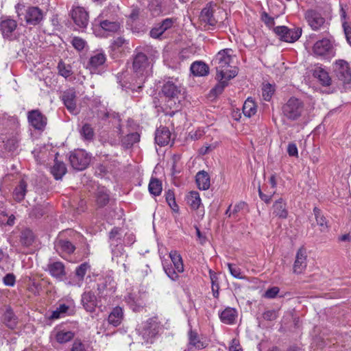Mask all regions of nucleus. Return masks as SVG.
Returning a JSON list of instances; mask_svg holds the SVG:
<instances>
[{"instance_id":"nucleus-50","label":"nucleus","mask_w":351,"mask_h":351,"mask_svg":"<svg viewBox=\"0 0 351 351\" xmlns=\"http://www.w3.org/2000/svg\"><path fill=\"white\" fill-rule=\"evenodd\" d=\"M58 73L66 79L71 76L73 74L71 66L70 64H65L62 61L59 62L58 64Z\"/></svg>"},{"instance_id":"nucleus-31","label":"nucleus","mask_w":351,"mask_h":351,"mask_svg":"<svg viewBox=\"0 0 351 351\" xmlns=\"http://www.w3.org/2000/svg\"><path fill=\"white\" fill-rule=\"evenodd\" d=\"M48 271L51 276L62 280L65 276L64 266L62 263L56 261L48 265Z\"/></svg>"},{"instance_id":"nucleus-35","label":"nucleus","mask_w":351,"mask_h":351,"mask_svg":"<svg viewBox=\"0 0 351 351\" xmlns=\"http://www.w3.org/2000/svg\"><path fill=\"white\" fill-rule=\"evenodd\" d=\"M197 186L200 190H207L210 185V176L205 171H199L195 176Z\"/></svg>"},{"instance_id":"nucleus-1","label":"nucleus","mask_w":351,"mask_h":351,"mask_svg":"<svg viewBox=\"0 0 351 351\" xmlns=\"http://www.w3.org/2000/svg\"><path fill=\"white\" fill-rule=\"evenodd\" d=\"M132 68L134 72L132 82L124 84H122L121 81L119 82L123 88L132 90L141 88L146 78L152 73V66L148 58L145 54L141 52H137L135 54Z\"/></svg>"},{"instance_id":"nucleus-64","label":"nucleus","mask_w":351,"mask_h":351,"mask_svg":"<svg viewBox=\"0 0 351 351\" xmlns=\"http://www.w3.org/2000/svg\"><path fill=\"white\" fill-rule=\"evenodd\" d=\"M348 44L351 47V25L342 27Z\"/></svg>"},{"instance_id":"nucleus-15","label":"nucleus","mask_w":351,"mask_h":351,"mask_svg":"<svg viewBox=\"0 0 351 351\" xmlns=\"http://www.w3.org/2000/svg\"><path fill=\"white\" fill-rule=\"evenodd\" d=\"M274 31L281 40L287 43L298 40L302 35V29L299 27L290 29L286 26H278L274 29Z\"/></svg>"},{"instance_id":"nucleus-13","label":"nucleus","mask_w":351,"mask_h":351,"mask_svg":"<svg viewBox=\"0 0 351 351\" xmlns=\"http://www.w3.org/2000/svg\"><path fill=\"white\" fill-rule=\"evenodd\" d=\"M313 51L316 56L324 59H330L335 55L332 44L328 38L317 41L313 45Z\"/></svg>"},{"instance_id":"nucleus-19","label":"nucleus","mask_w":351,"mask_h":351,"mask_svg":"<svg viewBox=\"0 0 351 351\" xmlns=\"http://www.w3.org/2000/svg\"><path fill=\"white\" fill-rule=\"evenodd\" d=\"M334 71L338 79L344 83L351 80V71L348 63L343 60H337L334 65Z\"/></svg>"},{"instance_id":"nucleus-2","label":"nucleus","mask_w":351,"mask_h":351,"mask_svg":"<svg viewBox=\"0 0 351 351\" xmlns=\"http://www.w3.org/2000/svg\"><path fill=\"white\" fill-rule=\"evenodd\" d=\"M232 53V49H224L219 51L212 60L217 74H219L222 78H234L238 73L237 68L230 64L233 58Z\"/></svg>"},{"instance_id":"nucleus-46","label":"nucleus","mask_w":351,"mask_h":351,"mask_svg":"<svg viewBox=\"0 0 351 351\" xmlns=\"http://www.w3.org/2000/svg\"><path fill=\"white\" fill-rule=\"evenodd\" d=\"M219 74H217V79L218 80V83L215 85V86L211 90V92L213 95H217L222 93L224 88L228 85V82L232 78H222L219 76Z\"/></svg>"},{"instance_id":"nucleus-61","label":"nucleus","mask_w":351,"mask_h":351,"mask_svg":"<svg viewBox=\"0 0 351 351\" xmlns=\"http://www.w3.org/2000/svg\"><path fill=\"white\" fill-rule=\"evenodd\" d=\"M279 291L280 289L277 287H273L271 288H269L265 291L264 297L269 299L274 298L279 293Z\"/></svg>"},{"instance_id":"nucleus-42","label":"nucleus","mask_w":351,"mask_h":351,"mask_svg":"<svg viewBox=\"0 0 351 351\" xmlns=\"http://www.w3.org/2000/svg\"><path fill=\"white\" fill-rule=\"evenodd\" d=\"M187 203L190 205L191 208L193 210H197L199 208L202 201L199 194L197 191H191L186 197Z\"/></svg>"},{"instance_id":"nucleus-3","label":"nucleus","mask_w":351,"mask_h":351,"mask_svg":"<svg viewBox=\"0 0 351 351\" xmlns=\"http://www.w3.org/2000/svg\"><path fill=\"white\" fill-rule=\"evenodd\" d=\"M123 235V231L118 228H114L110 232V245L112 247V261L115 262L118 265L123 267V271H127L126 266L127 254L123 250L121 239Z\"/></svg>"},{"instance_id":"nucleus-41","label":"nucleus","mask_w":351,"mask_h":351,"mask_svg":"<svg viewBox=\"0 0 351 351\" xmlns=\"http://www.w3.org/2000/svg\"><path fill=\"white\" fill-rule=\"evenodd\" d=\"M3 323L10 328L13 329L16 326L17 319L10 308L6 309L3 316Z\"/></svg>"},{"instance_id":"nucleus-49","label":"nucleus","mask_w":351,"mask_h":351,"mask_svg":"<svg viewBox=\"0 0 351 351\" xmlns=\"http://www.w3.org/2000/svg\"><path fill=\"white\" fill-rule=\"evenodd\" d=\"M125 300L126 303L129 305L133 311H138L141 307L138 298L133 293H129L127 296L125 297Z\"/></svg>"},{"instance_id":"nucleus-51","label":"nucleus","mask_w":351,"mask_h":351,"mask_svg":"<svg viewBox=\"0 0 351 351\" xmlns=\"http://www.w3.org/2000/svg\"><path fill=\"white\" fill-rule=\"evenodd\" d=\"M80 134L84 140L91 141L94 137V131L90 125L86 123L81 128Z\"/></svg>"},{"instance_id":"nucleus-26","label":"nucleus","mask_w":351,"mask_h":351,"mask_svg":"<svg viewBox=\"0 0 351 351\" xmlns=\"http://www.w3.org/2000/svg\"><path fill=\"white\" fill-rule=\"evenodd\" d=\"M82 304L86 311L93 312L97 305L95 295L91 291H86L82 295Z\"/></svg>"},{"instance_id":"nucleus-12","label":"nucleus","mask_w":351,"mask_h":351,"mask_svg":"<svg viewBox=\"0 0 351 351\" xmlns=\"http://www.w3.org/2000/svg\"><path fill=\"white\" fill-rule=\"evenodd\" d=\"M69 160L73 169L82 171L89 165L90 156L84 149H76L71 153Z\"/></svg>"},{"instance_id":"nucleus-27","label":"nucleus","mask_w":351,"mask_h":351,"mask_svg":"<svg viewBox=\"0 0 351 351\" xmlns=\"http://www.w3.org/2000/svg\"><path fill=\"white\" fill-rule=\"evenodd\" d=\"M306 267V253L304 248H300L296 254L293 264V272L301 274Z\"/></svg>"},{"instance_id":"nucleus-30","label":"nucleus","mask_w":351,"mask_h":351,"mask_svg":"<svg viewBox=\"0 0 351 351\" xmlns=\"http://www.w3.org/2000/svg\"><path fill=\"white\" fill-rule=\"evenodd\" d=\"M237 315V311L235 308L227 307L220 313L219 318L223 324L232 325L235 323Z\"/></svg>"},{"instance_id":"nucleus-6","label":"nucleus","mask_w":351,"mask_h":351,"mask_svg":"<svg viewBox=\"0 0 351 351\" xmlns=\"http://www.w3.org/2000/svg\"><path fill=\"white\" fill-rule=\"evenodd\" d=\"M17 22L10 16H2L0 20V32L4 39L19 40L21 34L17 28Z\"/></svg>"},{"instance_id":"nucleus-55","label":"nucleus","mask_w":351,"mask_h":351,"mask_svg":"<svg viewBox=\"0 0 351 351\" xmlns=\"http://www.w3.org/2000/svg\"><path fill=\"white\" fill-rule=\"evenodd\" d=\"M21 240L23 244L26 246L30 245L33 241L32 232L30 230H25L22 232Z\"/></svg>"},{"instance_id":"nucleus-4","label":"nucleus","mask_w":351,"mask_h":351,"mask_svg":"<svg viewBox=\"0 0 351 351\" xmlns=\"http://www.w3.org/2000/svg\"><path fill=\"white\" fill-rule=\"evenodd\" d=\"M199 18L205 24L215 26L217 23H223L227 18V14L217 3L210 2L202 9Z\"/></svg>"},{"instance_id":"nucleus-44","label":"nucleus","mask_w":351,"mask_h":351,"mask_svg":"<svg viewBox=\"0 0 351 351\" xmlns=\"http://www.w3.org/2000/svg\"><path fill=\"white\" fill-rule=\"evenodd\" d=\"M139 140V134L137 132H132L121 138V143L125 147L128 148L138 142Z\"/></svg>"},{"instance_id":"nucleus-60","label":"nucleus","mask_w":351,"mask_h":351,"mask_svg":"<svg viewBox=\"0 0 351 351\" xmlns=\"http://www.w3.org/2000/svg\"><path fill=\"white\" fill-rule=\"evenodd\" d=\"M7 215L2 211L0 214V224L6 223L8 226H12L14 223V217L13 215L10 216L8 219H5Z\"/></svg>"},{"instance_id":"nucleus-24","label":"nucleus","mask_w":351,"mask_h":351,"mask_svg":"<svg viewBox=\"0 0 351 351\" xmlns=\"http://www.w3.org/2000/svg\"><path fill=\"white\" fill-rule=\"evenodd\" d=\"M75 98V91L72 88L65 90L62 95V100L64 106L66 107L68 110L73 114H76L77 112Z\"/></svg>"},{"instance_id":"nucleus-56","label":"nucleus","mask_w":351,"mask_h":351,"mask_svg":"<svg viewBox=\"0 0 351 351\" xmlns=\"http://www.w3.org/2000/svg\"><path fill=\"white\" fill-rule=\"evenodd\" d=\"M166 201L173 211H177L178 210V206L176 202L174 194L172 191H169L166 193Z\"/></svg>"},{"instance_id":"nucleus-5","label":"nucleus","mask_w":351,"mask_h":351,"mask_svg":"<svg viewBox=\"0 0 351 351\" xmlns=\"http://www.w3.org/2000/svg\"><path fill=\"white\" fill-rule=\"evenodd\" d=\"M169 257L171 261L169 263L167 261H162L163 269L167 276L173 281L179 279V273L184 271V264L180 254L176 250H171L169 253Z\"/></svg>"},{"instance_id":"nucleus-10","label":"nucleus","mask_w":351,"mask_h":351,"mask_svg":"<svg viewBox=\"0 0 351 351\" xmlns=\"http://www.w3.org/2000/svg\"><path fill=\"white\" fill-rule=\"evenodd\" d=\"M303 109V103L297 98L291 97L283 106L282 112L287 119L296 120L301 116Z\"/></svg>"},{"instance_id":"nucleus-17","label":"nucleus","mask_w":351,"mask_h":351,"mask_svg":"<svg viewBox=\"0 0 351 351\" xmlns=\"http://www.w3.org/2000/svg\"><path fill=\"white\" fill-rule=\"evenodd\" d=\"M106 60V56L104 52L97 50L91 54L86 68L91 73H99V70L104 66Z\"/></svg>"},{"instance_id":"nucleus-22","label":"nucleus","mask_w":351,"mask_h":351,"mask_svg":"<svg viewBox=\"0 0 351 351\" xmlns=\"http://www.w3.org/2000/svg\"><path fill=\"white\" fill-rule=\"evenodd\" d=\"M29 123L36 130H43L46 124L47 119L38 110L29 111L27 114Z\"/></svg>"},{"instance_id":"nucleus-34","label":"nucleus","mask_w":351,"mask_h":351,"mask_svg":"<svg viewBox=\"0 0 351 351\" xmlns=\"http://www.w3.org/2000/svg\"><path fill=\"white\" fill-rule=\"evenodd\" d=\"M286 206V202L282 198L276 200L273 204V215L281 219H286L288 215Z\"/></svg>"},{"instance_id":"nucleus-20","label":"nucleus","mask_w":351,"mask_h":351,"mask_svg":"<svg viewBox=\"0 0 351 351\" xmlns=\"http://www.w3.org/2000/svg\"><path fill=\"white\" fill-rule=\"evenodd\" d=\"M89 268L90 265L88 263H82L76 268L75 275L73 277L70 276L66 283L71 286L81 287L84 278Z\"/></svg>"},{"instance_id":"nucleus-36","label":"nucleus","mask_w":351,"mask_h":351,"mask_svg":"<svg viewBox=\"0 0 351 351\" xmlns=\"http://www.w3.org/2000/svg\"><path fill=\"white\" fill-rule=\"evenodd\" d=\"M56 250L60 253H65L70 254L73 253L75 249L74 245L66 239H60L55 244Z\"/></svg>"},{"instance_id":"nucleus-53","label":"nucleus","mask_w":351,"mask_h":351,"mask_svg":"<svg viewBox=\"0 0 351 351\" xmlns=\"http://www.w3.org/2000/svg\"><path fill=\"white\" fill-rule=\"evenodd\" d=\"M274 88L270 84H266L262 88V96L265 101H270L274 93Z\"/></svg>"},{"instance_id":"nucleus-38","label":"nucleus","mask_w":351,"mask_h":351,"mask_svg":"<svg viewBox=\"0 0 351 351\" xmlns=\"http://www.w3.org/2000/svg\"><path fill=\"white\" fill-rule=\"evenodd\" d=\"M96 204L99 207L105 206L109 202V194L104 187H99L95 194Z\"/></svg>"},{"instance_id":"nucleus-23","label":"nucleus","mask_w":351,"mask_h":351,"mask_svg":"<svg viewBox=\"0 0 351 351\" xmlns=\"http://www.w3.org/2000/svg\"><path fill=\"white\" fill-rule=\"evenodd\" d=\"M43 11L38 7H29L27 9L25 20L29 25H38L43 19Z\"/></svg>"},{"instance_id":"nucleus-39","label":"nucleus","mask_w":351,"mask_h":351,"mask_svg":"<svg viewBox=\"0 0 351 351\" xmlns=\"http://www.w3.org/2000/svg\"><path fill=\"white\" fill-rule=\"evenodd\" d=\"M123 317V309L119 306H117L114 308L110 313L108 316V322L114 326H117L121 324Z\"/></svg>"},{"instance_id":"nucleus-37","label":"nucleus","mask_w":351,"mask_h":351,"mask_svg":"<svg viewBox=\"0 0 351 351\" xmlns=\"http://www.w3.org/2000/svg\"><path fill=\"white\" fill-rule=\"evenodd\" d=\"M66 172V167L64 162L55 160L54 165L51 168V173L56 180H60Z\"/></svg>"},{"instance_id":"nucleus-14","label":"nucleus","mask_w":351,"mask_h":351,"mask_svg":"<svg viewBox=\"0 0 351 351\" xmlns=\"http://www.w3.org/2000/svg\"><path fill=\"white\" fill-rule=\"evenodd\" d=\"M75 312V302L72 299L69 298L63 302H60L56 308L51 312L49 317L52 319H57L72 315Z\"/></svg>"},{"instance_id":"nucleus-18","label":"nucleus","mask_w":351,"mask_h":351,"mask_svg":"<svg viewBox=\"0 0 351 351\" xmlns=\"http://www.w3.org/2000/svg\"><path fill=\"white\" fill-rule=\"evenodd\" d=\"M51 336L59 343H65L73 339L75 332L69 329L65 324L56 326L51 332Z\"/></svg>"},{"instance_id":"nucleus-57","label":"nucleus","mask_w":351,"mask_h":351,"mask_svg":"<svg viewBox=\"0 0 351 351\" xmlns=\"http://www.w3.org/2000/svg\"><path fill=\"white\" fill-rule=\"evenodd\" d=\"M72 45L77 51H82L86 45V41L80 37H74L71 41Z\"/></svg>"},{"instance_id":"nucleus-52","label":"nucleus","mask_w":351,"mask_h":351,"mask_svg":"<svg viewBox=\"0 0 351 351\" xmlns=\"http://www.w3.org/2000/svg\"><path fill=\"white\" fill-rule=\"evenodd\" d=\"M227 267L230 274L235 278L244 279L245 276L242 274L241 269L232 263H227Z\"/></svg>"},{"instance_id":"nucleus-45","label":"nucleus","mask_w":351,"mask_h":351,"mask_svg":"<svg viewBox=\"0 0 351 351\" xmlns=\"http://www.w3.org/2000/svg\"><path fill=\"white\" fill-rule=\"evenodd\" d=\"M101 29L106 32H115L119 30L120 25L117 22L104 20L99 21Z\"/></svg>"},{"instance_id":"nucleus-25","label":"nucleus","mask_w":351,"mask_h":351,"mask_svg":"<svg viewBox=\"0 0 351 351\" xmlns=\"http://www.w3.org/2000/svg\"><path fill=\"white\" fill-rule=\"evenodd\" d=\"M111 56L113 58H118L119 54L125 52L128 48V42L122 37L113 40L110 46Z\"/></svg>"},{"instance_id":"nucleus-40","label":"nucleus","mask_w":351,"mask_h":351,"mask_svg":"<svg viewBox=\"0 0 351 351\" xmlns=\"http://www.w3.org/2000/svg\"><path fill=\"white\" fill-rule=\"evenodd\" d=\"M257 111L256 105L254 101L248 97L243 106V113L247 117H251L256 114Z\"/></svg>"},{"instance_id":"nucleus-29","label":"nucleus","mask_w":351,"mask_h":351,"mask_svg":"<svg viewBox=\"0 0 351 351\" xmlns=\"http://www.w3.org/2000/svg\"><path fill=\"white\" fill-rule=\"evenodd\" d=\"M313 75L315 78L318 80L322 85L324 86L330 85L331 78L328 71L321 66H315L313 70Z\"/></svg>"},{"instance_id":"nucleus-48","label":"nucleus","mask_w":351,"mask_h":351,"mask_svg":"<svg viewBox=\"0 0 351 351\" xmlns=\"http://www.w3.org/2000/svg\"><path fill=\"white\" fill-rule=\"evenodd\" d=\"M313 213L317 221V223L321 228L322 231H324L328 228L327 221L325 217L322 215L320 209L317 207L313 208Z\"/></svg>"},{"instance_id":"nucleus-32","label":"nucleus","mask_w":351,"mask_h":351,"mask_svg":"<svg viewBox=\"0 0 351 351\" xmlns=\"http://www.w3.org/2000/svg\"><path fill=\"white\" fill-rule=\"evenodd\" d=\"M206 346V343L202 341L197 333L193 330H190L189 333V344L188 348L184 351H193V349L201 350Z\"/></svg>"},{"instance_id":"nucleus-7","label":"nucleus","mask_w":351,"mask_h":351,"mask_svg":"<svg viewBox=\"0 0 351 351\" xmlns=\"http://www.w3.org/2000/svg\"><path fill=\"white\" fill-rule=\"evenodd\" d=\"M160 324L156 318H150L143 324L139 334L146 343H152L157 337Z\"/></svg>"},{"instance_id":"nucleus-58","label":"nucleus","mask_w":351,"mask_h":351,"mask_svg":"<svg viewBox=\"0 0 351 351\" xmlns=\"http://www.w3.org/2000/svg\"><path fill=\"white\" fill-rule=\"evenodd\" d=\"M261 20L269 28L272 27L275 24L274 19L269 16V14L265 12H263L261 14Z\"/></svg>"},{"instance_id":"nucleus-33","label":"nucleus","mask_w":351,"mask_h":351,"mask_svg":"<svg viewBox=\"0 0 351 351\" xmlns=\"http://www.w3.org/2000/svg\"><path fill=\"white\" fill-rule=\"evenodd\" d=\"M190 70L193 75L197 77L206 76L209 73L208 66L202 61H195L192 63Z\"/></svg>"},{"instance_id":"nucleus-16","label":"nucleus","mask_w":351,"mask_h":351,"mask_svg":"<svg viewBox=\"0 0 351 351\" xmlns=\"http://www.w3.org/2000/svg\"><path fill=\"white\" fill-rule=\"evenodd\" d=\"M305 19L308 25L314 31L328 28V23L322 14L315 10H308L305 13Z\"/></svg>"},{"instance_id":"nucleus-21","label":"nucleus","mask_w":351,"mask_h":351,"mask_svg":"<svg viewBox=\"0 0 351 351\" xmlns=\"http://www.w3.org/2000/svg\"><path fill=\"white\" fill-rule=\"evenodd\" d=\"M71 17L80 28H85L88 23V14L83 7H74L71 11Z\"/></svg>"},{"instance_id":"nucleus-59","label":"nucleus","mask_w":351,"mask_h":351,"mask_svg":"<svg viewBox=\"0 0 351 351\" xmlns=\"http://www.w3.org/2000/svg\"><path fill=\"white\" fill-rule=\"evenodd\" d=\"M149 9L154 16L159 15L162 13V10L160 4H158V2L153 1L149 5Z\"/></svg>"},{"instance_id":"nucleus-8","label":"nucleus","mask_w":351,"mask_h":351,"mask_svg":"<svg viewBox=\"0 0 351 351\" xmlns=\"http://www.w3.org/2000/svg\"><path fill=\"white\" fill-rule=\"evenodd\" d=\"M8 120L12 125V131L8 136H2L1 139L3 143H4L5 148L8 151L14 152L18 149L20 142L19 134L16 130L19 123L17 118L14 117H9Z\"/></svg>"},{"instance_id":"nucleus-28","label":"nucleus","mask_w":351,"mask_h":351,"mask_svg":"<svg viewBox=\"0 0 351 351\" xmlns=\"http://www.w3.org/2000/svg\"><path fill=\"white\" fill-rule=\"evenodd\" d=\"M171 140V133L167 127L158 128L155 133V142L160 146L169 144Z\"/></svg>"},{"instance_id":"nucleus-9","label":"nucleus","mask_w":351,"mask_h":351,"mask_svg":"<svg viewBox=\"0 0 351 351\" xmlns=\"http://www.w3.org/2000/svg\"><path fill=\"white\" fill-rule=\"evenodd\" d=\"M112 271H108L97 283V290L102 297H110L116 291L117 283Z\"/></svg>"},{"instance_id":"nucleus-47","label":"nucleus","mask_w":351,"mask_h":351,"mask_svg":"<svg viewBox=\"0 0 351 351\" xmlns=\"http://www.w3.org/2000/svg\"><path fill=\"white\" fill-rule=\"evenodd\" d=\"M148 188L151 194L155 196H158L162 192V183L159 180L156 178H152L149 182Z\"/></svg>"},{"instance_id":"nucleus-63","label":"nucleus","mask_w":351,"mask_h":351,"mask_svg":"<svg viewBox=\"0 0 351 351\" xmlns=\"http://www.w3.org/2000/svg\"><path fill=\"white\" fill-rule=\"evenodd\" d=\"M287 153L290 156L298 157V150L295 143H290L287 146Z\"/></svg>"},{"instance_id":"nucleus-54","label":"nucleus","mask_w":351,"mask_h":351,"mask_svg":"<svg viewBox=\"0 0 351 351\" xmlns=\"http://www.w3.org/2000/svg\"><path fill=\"white\" fill-rule=\"evenodd\" d=\"M70 351H92L88 346L80 340H75Z\"/></svg>"},{"instance_id":"nucleus-43","label":"nucleus","mask_w":351,"mask_h":351,"mask_svg":"<svg viewBox=\"0 0 351 351\" xmlns=\"http://www.w3.org/2000/svg\"><path fill=\"white\" fill-rule=\"evenodd\" d=\"M26 191L27 184L23 180H22L19 182V185L16 186V188L14 190L13 197L14 199L16 200L17 202L22 201L25 196Z\"/></svg>"},{"instance_id":"nucleus-62","label":"nucleus","mask_w":351,"mask_h":351,"mask_svg":"<svg viewBox=\"0 0 351 351\" xmlns=\"http://www.w3.org/2000/svg\"><path fill=\"white\" fill-rule=\"evenodd\" d=\"M3 281L5 285L13 287L16 282L15 276L12 274H8L4 276Z\"/></svg>"},{"instance_id":"nucleus-11","label":"nucleus","mask_w":351,"mask_h":351,"mask_svg":"<svg viewBox=\"0 0 351 351\" xmlns=\"http://www.w3.org/2000/svg\"><path fill=\"white\" fill-rule=\"evenodd\" d=\"M181 91V84L178 79L173 77L168 78L162 88V94L169 99V101H173L174 104H176L175 99L178 97Z\"/></svg>"}]
</instances>
